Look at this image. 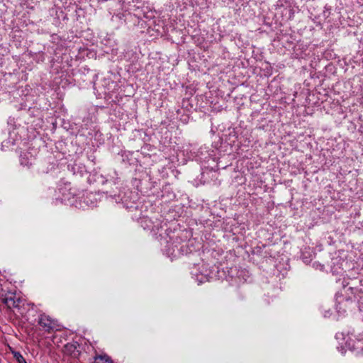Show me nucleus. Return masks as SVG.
I'll list each match as a JSON object with an SVG mask.
<instances>
[{
    "instance_id": "nucleus-1",
    "label": "nucleus",
    "mask_w": 363,
    "mask_h": 363,
    "mask_svg": "<svg viewBox=\"0 0 363 363\" xmlns=\"http://www.w3.org/2000/svg\"><path fill=\"white\" fill-rule=\"evenodd\" d=\"M345 346L356 354L363 355V337H357L353 335H347Z\"/></svg>"
},
{
    "instance_id": "nucleus-2",
    "label": "nucleus",
    "mask_w": 363,
    "mask_h": 363,
    "mask_svg": "<svg viewBox=\"0 0 363 363\" xmlns=\"http://www.w3.org/2000/svg\"><path fill=\"white\" fill-rule=\"evenodd\" d=\"M58 193L60 195L56 196V199L60 200L62 202L72 204V199L74 198V192L72 191L70 184H64L62 186L58 188Z\"/></svg>"
},
{
    "instance_id": "nucleus-3",
    "label": "nucleus",
    "mask_w": 363,
    "mask_h": 363,
    "mask_svg": "<svg viewBox=\"0 0 363 363\" xmlns=\"http://www.w3.org/2000/svg\"><path fill=\"white\" fill-rule=\"evenodd\" d=\"M38 323L43 330L47 332H50L55 328V323L54 321L45 315H41L40 316Z\"/></svg>"
},
{
    "instance_id": "nucleus-4",
    "label": "nucleus",
    "mask_w": 363,
    "mask_h": 363,
    "mask_svg": "<svg viewBox=\"0 0 363 363\" xmlns=\"http://www.w3.org/2000/svg\"><path fill=\"white\" fill-rule=\"evenodd\" d=\"M33 158L32 156L28 157L27 153H24L23 155H21V164L23 166H29L32 164V162L33 161Z\"/></svg>"
},
{
    "instance_id": "nucleus-5",
    "label": "nucleus",
    "mask_w": 363,
    "mask_h": 363,
    "mask_svg": "<svg viewBox=\"0 0 363 363\" xmlns=\"http://www.w3.org/2000/svg\"><path fill=\"white\" fill-rule=\"evenodd\" d=\"M94 363H113L107 355H99L95 357Z\"/></svg>"
},
{
    "instance_id": "nucleus-6",
    "label": "nucleus",
    "mask_w": 363,
    "mask_h": 363,
    "mask_svg": "<svg viewBox=\"0 0 363 363\" xmlns=\"http://www.w3.org/2000/svg\"><path fill=\"white\" fill-rule=\"evenodd\" d=\"M13 357L17 360L18 363H26L25 359L22 356V354L18 352H15L13 353Z\"/></svg>"
},
{
    "instance_id": "nucleus-7",
    "label": "nucleus",
    "mask_w": 363,
    "mask_h": 363,
    "mask_svg": "<svg viewBox=\"0 0 363 363\" xmlns=\"http://www.w3.org/2000/svg\"><path fill=\"white\" fill-rule=\"evenodd\" d=\"M208 279L207 276H206V275H205V276L201 275V279H199V284L203 283V282H205V281H208Z\"/></svg>"
},
{
    "instance_id": "nucleus-8",
    "label": "nucleus",
    "mask_w": 363,
    "mask_h": 363,
    "mask_svg": "<svg viewBox=\"0 0 363 363\" xmlns=\"http://www.w3.org/2000/svg\"><path fill=\"white\" fill-rule=\"evenodd\" d=\"M336 338L338 340V339H345V337H344L343 333H337L336 335Z\"/></svg>"
}]
</instances>
